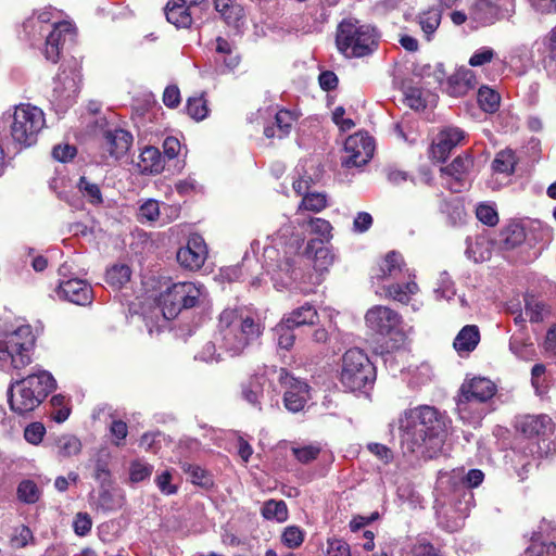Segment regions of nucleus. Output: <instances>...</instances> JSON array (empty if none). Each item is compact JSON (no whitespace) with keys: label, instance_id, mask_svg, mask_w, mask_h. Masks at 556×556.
<instances>
[{"label":"nucleus","instance_id":"1","mask_svg":"<svg viewBox=\"0 0 556 556\" xmlns=\"http://www.w3.org/2000/svg\"><path fill=\"white\" fill-rule=\"evenodd\" d=\"M401 443L404 448L432 457L440 448L445 432V416L435 407L419 405L406 409L400 418Z\"/></svg>","mask_w":556,"mask_h":556},{"label":"nucleus","instance_id":"2","mask_svg":"<svg viewBox=\"0 0 556 556\" xmlns=\"http://www.w3.org/2000/svg\"><path fill=\"white\" fill-rule=\"evenodd\" d=\"M61 12L52 7L35 11L23 23L25 39L33 46L45 38L43 54L52 63L60 59L62 46L75 35V28L68 21H60Z\"/></svg>","mask_w":556,"mask_h":556},{"label":"nucleus","instance_id":"3","mask_svg":"<svg viewBox=\"0 0 556 556\" xmlns=\"http://www.w3.org/2000/svg\"><path fill=\"white\" fill-rule=\"evenodd\" d=\"M261 334L260 325L236 309H224L219 316L214 339L227 356L241 354L249 343Z\"/></svg>","mask_w":556,"mask_h":556},{"label":"nucleus","instance_id":"4","mask_svg":"<svg viewBox=\"0 0 556 556\" xmlns=\"http://www.w3.org/2000/svg\"><path fill=\"white\" fill-rule=\"evenodd\" d=\"M52 375L42 369L15 381L9 389V404L11 409L24 415L34 410L55 389Z\"/></svg>","mask_w":556,"mask_h":556},{"label":"nucleus","instance_id":"5","mask_svg":"<svg viewBox=\"0 0 556 556\" xmlns=\"http://www.w3.org/2000/svg\"><path fill=\"white\" fill-rule=\"evenodd\" d=\"M496 392V384L489 378L466 379L460 386L456 403L459 418L468 425H478L488 413L485 405Z\"/></svg>","mask_w":556,"mask_h":556},{"label":"nucleus","instance_id":"6","mask_svg":"<svg viewBox=\"0 0 556 556\" xmlns=\"http://www.w3.org/2000/svg\"><path fill=\"white\" fill-rule=\"evenodd\" d=\"M46 119L41 109L31 104H20L14 108L13 114H3L0 117V131L10 128L13 142L20 148H27L36 143Z\"/></svg>","mask_w":556,"mask_h":556},{"label":"nucleus","instance_id":"7","mask_svg":"<svg viewBox=\"0 0 556 556\" xmlns=\"http://www.w3.org/2000/svg\"><path fill=\"white\" fill-rule=\"evenodd\" d=\"M36 338L28 325L12 331L0 330V368L21 370L33 361Z\"/></svg>","mask_w":556,"mask_h":556},{"label":"nucleus","instance_id":"8","mask_svg":"<svg viewBox=\"0 0 556 556\" xmlns=\"http://www.w3.org/2000/svg\"><path fill=\"white\" fill-rule=\"evenodd\" d=\"M270 245L264 248L263 253L267 271L276 268L289 271L292 257L301 249L304 237L295 231L293 222L287 218L277 232L270 237Z\"/></svg>","mask_w":556,"mask_h":556},{"label":"nucleus","instance_id":"9","mask_svg":"<svg viewBox=\"0 0 556 556\" xmlns=\"http://www.w3.org/2000/svg\"><path fill=\"white\" fill-rule=\"evenodd\" d=\"M336 43L339 51L346 58H362L375 50L377 34L370 25L348 18L338 26Z\"/></svg>","mask_w":556,"mask_h":556},{"label":"nucleus","instance_id":"10","mask_svg":"<svg viewBox=\"0 0 556 556\" xmlns=\"http://www.w3.org/2000/svg\"><path fill=\"white\" fill-rule=\"evenodd\" d=\"M376 370L368 356L359 349L348 350L342 357L340 382L351 391H359L372 386Z\"/></svg>","mask_w":556,"mask_h":556},{"label":"nucleus","instance_id":"11","mask_svg":"<svg viewBox=\"0 0 556 556\" xmlns=\"http://www.w3.org/2000/svg\"><path fill=\"white\" fill-rule=\"evenodd\" d=\"M203 294V286L192 281L168 286L159 296V306L165 319H174L184 308L194 307Z\"/></svg>","mask_w":556,"mask_h":556},{"label":"nucleus","instance_id":"12","mask_svg":"<svg viewBox=\"0 0 556 556\" xmlns=\"http://www.w3.org/2000/svg\"><path fill=\"white\" fill-rule=\"evenodd\" d=\"M527 547L520 556H556V525L543 519L538 531L523 536Z\"/></svg>","mask_w":556,"mask_h":556},{"label":"nucleus","instance_id":"13","mask_svg":"<svg viewBox=\"0 0 556 556\" xmlns=\"http://www.w3.org/2000/svg\"><path fill=\"white\" fill-rule=\"evenodd\" d=\"M343 151L342 166L346 168L361 167L367 164L374 155V140L367 132H355L345 139Z\"/></svg>","mask_w":556,"mask_h":556},{"label":"nucleus","instance_id":"14","mask_svg":"<svg viewBox=\"0 0 556 556\" xmlns=\"http://www.w3.org/2000/svg\"><path fill=\"white\" fill-rule=\"evenodd\" d=\"M365 321L368 328L381 336L402 333L401 315L388 306L376 305L369 308Z\"/></svg>","mask_w":556,"mask_h":556},{"label":"nucleus","instance_id":"15","mask_svg":"<svg viewBox=\"0 0 556 556\" xmlns=\"http://www.w3.org/2000/svg\"><path fill=\"white\" fill-rule=\"evenodd\" d=\"M278 380L285 388L283 402L288 410L298 413L309 399V387L305 381L299 380L288 374L283 368L278 370Z\"/></svg>","mask_w":556,"mask_h":556},{"label":"nucleus","instance_id":"16","mask_svg":"<svg viewBox=\"0 0 556 556\" xmlns=\"http://www.w3.org/2000/svg\"><path fill=\"white\" fill-rule=\"evenodd\" d=\"M134 141L132 135L117 126H106L101 131L100 148L103 156L119 160L127 154Z\"/></svg>","mask_w":556,"mask_h":556},{"label":"nucleus","instance_id":"17","mask_svg":"<svg viewBox=\"0 0 556 556\" xmlns=\"http://www.w3.org/2000/svg\"><path fill=\"white\" fill-rule=\"evenodd\" d=\"M473 166V161L469 155H459L453 162L441 168V175L444 185L452 192H462L470 185L469 173Z\"/></svg>","mask_w":556,"mask_h":556},{"label":"nucleus","instance_id":"18","mask_svg":"<svg viewBox=\"0 0 556 556\" xmlns=\"http://www.w3.org/2000/svg\"><path fill=\"white\" fill-rule=\"evenodd\" d=\"M207 257V247L204 239L200 235H191L186 245L177 251V262L179 265L189 270L200 269Z\"/></svg>","mask_w":556,"mask_h":556},{"label":"nucleus","instance_id":"19","mask_svg":"<svg viewBox=\"0 0 556 556\" xmlns=\"http://www.w3.org/2000/svg\"><path fill=\"white\" fill-rule=\"evenodd\" d=\"M465 138V132L454 126L444 127L437 136L430 149V157L437 162H444L451 151Z\"/></svg>","mask_w":556,"mask_h":556},{"label":"nucleus","instance_id":"20","mask_svg":"<svg viewBox=\"0 0 556 556\" xmlns=\"http://www.w3.org/2000/svg\"><path fill=\"white\" fill-rule=\"evenodd\" d=\"M56 294L77 305H88L92 302V288L81 279H70L60 282Z\"/></svg>","mask_w":556,"mask_h":556},{"label":"nucleus","instance_id":"21","mask_svg":"<svg viewBox=\"0 0 556 556\" xmlns=\"http://www.w3.org/2000/svg\"><path fill=\"white\" fill-rule=\"evenodd\" d=\"M518 429L528 438H548L554 432V422L547 415H528L518 421Z\"/></svg>","mask_w":556,"mask_h":556},{"label":"nucleus","instance_id":"22","mask_svg":"<svg viewBox=\"0 0 556 556\" xmlns=\"http://www.w3.org/2000/svg\"><path fill=\"white\" fill-rule=\"evenodd\" d=\"M413 275L404 263L403 256L395 252H389L379 266L378 280L412 278Z\"/></svg>","mask_w":556,"mask_h":556},{"label":"nucleus","instance_id":"23","mask_svg":"<svg viewBox=\"0 0 556 556\" xmlns=\"http://www.w3.org/2000/svg\"><path fill=\"white\" fill-rule=\"evenodd\" d=\"M475 86V73L469 68L460 67L447 78L443 89L448 96L458 98L467 94Z\"/></svg>","mask_w":556,"mask_h":556},{"label":"nucleus","instance_id":"24","mask_svg":"<svg viewBox=\"0 0 556 556\" xmlns=\"http://www.w3.org/2000/svg\"><path fill=\"white\" fill-rule=\"evenodd\" d=\"M77 92V85L74 78L59 74L54 80L53 99L62 108H66L74 102Z\"/></svg>","mask_w":556,"mask_h":556},{"label":"nucleus","instance_id":"25","mask_svg":"<svg viewBox=\"0 0 556 556\" xmlns=\"http://www.w3.org/2000/svg\"><path fill=\"white\" fill-rule=\"evenodd\" d=\"M165 14L167 21L177 28H188L193 21V10L178 0L168 1Z\"/></svg>","mask_w":556,"mask_h":556},{"label":"nucleus","instance_id":"26","mask_svg":"<svg viewBox=\"0 0 556 556\" xmlns=\"http://www.w3.org/2000/svg\"><path fill=\"white\" fill-rule=\"evenodd\" d=\"M126 503L125 493L118 489L101 488L96 501V508L102 511H115Z\"/></svg>","mask_w":556,"mask_h":556},{"label":"nucleus","instance_id":"27","mask_svg":"<svg viewBox=\"0 0 556 556\" xmlns=\"http://www.w3.org/2000/svg\"><path fill=\"white\" fill-rule=\"evenodd\" d=\"M138 167L146 174H159L164 168V160L155 147H144L139 155Z\"/></svg>","mask_w":556,"mask_h":556},{"label":"nucleus","instance_id":"28","mask_svg":"<svg viewBox=\"0 0 556 556\" xmlns=\"http://www.w3.org/2000/svg\"><path fill=\"white\" fill-rule=\"evenodd\" d=\"M294 121L293 113L288 110H280L275 115V124L265 127L264 134L267 138L277 137L282 139L290 134Z\"/></svg>","mask_w":556,"mask_h":556},{"label":"nucleus","instance_id":"29","mask_svg":"<svg viewBox=\"0 0 556 556\" xmlns=\"http://www.w3.org/2000/svg\"><path fill=\"white\" fill-rule=\"evenodd\" d=\"M265 380L264 375H255L241 386V395L243 400L250 405L256 407L258 410L262 409L261 399L263 397Z\"/></svg>","mask_w":556,"mask_h":556},{"label":"nucleus","instance_id":"30","mask_svg":"<svg viewBox=\"0 0 556 556\" xmlns=\"http://www.w3.org/2000/svg\"><path fill=\"white\" fill-rule=\"evenodd\" d=\"M413 278L414 276L408 278L405 283L395 282L383 287L386 296L402 304H407L412 295H415L419 291L418 285Z\"/></svg>","mask_w":556,"mask_h":556},{"label":"nucleus","instance_id":"31","mask_svg":"<svg viewBox=\"0 0 556 556\" xmlns=\"http://www.w3.org/2000/svg\"><path fill=\"white\" fill-rule=\"evenodd\" d=\"M480 341V331L475 325H467L460 329L454 339V349L459 353L472 352Z\"/></svg>","mask_w":556,"mask_h":556},{"label":"nucleus","instance_id":"32","mask_svg":"<svg viewBox=\"0 0 556 556\" xmlns=\"http://www.w3.org/2000/svg\"><path fill=\"white\" fill-rule=\"evenodd\" d=\"M328 206V195L325 192L312 191L306 193L300 201L295 214L298 216L303 213L317 214Z\"/></svg>","mask_w":556,"mask_h":556},{"label":"nucleus","instance_id":"33","mask_svg":"<svg viewBox=\"0 0 556 556\" xmlns=\"http://www.w3.org/2000/svg\"><path fill=\"white\" fill-rule=\"evenodd\" d=\"M466 255L468 258L478 262H484L492 255V243L483 236L476 237L475 239L468 238L466 240Z\"/></svg>","mask_w":556,"mask_h":556},{"label":"nucleus","instance_id":"34","mask_svg":"<svg viewBox=\"0 0 556 556\" xmlns=\"http://www.w3.org/2000/svg\"><path fill=\"white\" fill-rule=\"evenodd\" d=\"M282 319L296 328L304 325H314L318 320V313L313 305L305 303L304 305L293 309Z\"/></svg>","mask_w":556,"mask_h":556},{"label":"nucleus","instance_id":"35","mask_svg":"<svg viewBox=\"0 0 556 556\" xmlns=\"http://www.w3.org/2000/svg\"><path fill=\"white\" fill-rule=\"evenodd\" d=\"M442 18V11L439 8H430L426 11L420 12L417 15V22L424 31L427 40L431 39V36L435 33L440 26Z\"/></svg>","mask_w":556,"mask_h":556},{"label":"nucleus","instance_id":"36","mask_svg":"<svg viewBox=\"0 0 556 556\" xmlns=\"http://www.w3.org/2000/svg\"><path fill=\"white\" fill-rule=\"evenodd\" d=\"M296 224L300 227L307 225L309 227L311 233L317 235L320 237L319 242L329 241L332 238V226L331 224L324 218L319 217H309L308 219H296Z\"/></svg>","mask_w":556,"mask_h":556},{"label":"nucleus","instance_id":"37","mask_svg":"<svg viewBox=\"0 0 556 556\" xmlns=\"http://www.w3.org/2000/svg\"><path fill=\"white\" fill-rule=\"evenodd\" d=\"M261 514L267 520L283 522L288 519V507L282 500H268L263 504Z\"/></svg>","mask_w":556,"mask_h":556},{"label":"nucleus","instance_id":"38","mask_svg":"<svg viewBox=\"0 0 556 556\" xmlns=\"http://www.w3.org/2000/svg\"><path fill=\"white\" fill-rule=\"evenodd\" d=\"M215 10L227 24H236L242 17V9L235 0H214Z\"/></svg>","mask_w":556,"mask_h":556},{"label":"nucleus","instance_id":"39","mask_svg":"<svg viewBox=\"0 0 556 556\" xmlns=\"http://www.w3.org/2000/svg\"><path fill=\"white\" fill-rule=\"evenodd\" d=\"M497 12V4L493 0H476L472 8V16L476 21L491 23Z\"/></svg>","mask_w":556,"mask_h":556},{"label":"nucleus","instance_id":"40","mask_svg":"<svg viewBox=\"0 0 556 556\" xmlns=\"http://www.w3.org/2000/svg\"><path fill=\"white\" fill-rule=\"evenodd\" d=\"M55 447L59 455L63 457H71L80 453L81 443L77 437L64 434L58 438L55 441Z\"/></svg>","mask_w":556,"mask_h":556},{"label":"nucleus","instance_id":"41","mask_svg":"<svg viewBox=\"0 0 556 556\" xmlns=\"http://www.w3.org/2000/svg\"><path fill=\"white\" fill-rule=\"evenodd\" d=\"M500 101L501 97L495 90L486 86H483L479 89L478 103L484 112H495L500 106Z\"/></svg>","mask_w":556,"mask_h":556},{"label":"nucleus","instance_id":"42","mask_svg":"<svg viewBox=\"0 0 556 556\" xmlns=\"http://www.w3.org/2000/svg\"><path fill=\"white\" fill-rule=\"evenodd\" d=\"M516 156L511 150L500 151L493 163L492 167L496 173L510 175L515 170Z\"/></svg>","mask_w":556,"mask_h":556},{"label":"nucleus","instance_id":"43","mask_svg":"<svg viewBox=\"0 0 556 556\" xmlns=\"http://www.w3.org/2000/svg\"><path fill=\"white\" fill-rule=\"evenodd\" d=\"M161 215V207L159 201L148 199L138 207L137 218L140 223H153L159 219Z\"/></svg>","mask_w":556,"mask_h":556},{"label":"nucleus","instance_id":"44","mask_svg":"<svg viewBox=\"0 0 556 556\" xmlns=\"http://www.w3.org/2000/svg\"><path fill=\"white\" fill-rule=\"evenodd\" d=\"M225 353L219 350L218 342L213 338L205 342L195 354L194 358L205 363L220 362Z\"/></svg>","mask_w":556,"mask_h":556},{"label":"nucleus","instance_id":"45","mask_svg":"<svg viewBox=\"0 0 556 556\" xmlns=\"http://www.w3.org/2000/svg\"><path fill=\"white\" fill-rule=\"evenodd\" d=\"M295 327L289 325L283 319L274 328V333L277 339V344L279 348L285 350H290L295 341V336L293 333V329Z\"/></svg>","mask_w":556,"mask_h":556},{"label":"nucleus","instance_id":"46","mask_svg":"<svg viewBox=\"0 0 556 556\" xmlns=\"http://www.w3.org/2000/svg\"><path fill=\"white\" fill-rule=\"evenodd\" d=\"M16 494L21 502L34 504L40 498L41 491L34 481L23 480L17 485Z\"/></svg>","mask_w":556,"mask_h":556},{"label":"nucleus","instance_id":"47","mask_svg":"<svg viewBox=\"0 0 556 556\" xmlns=\"http://www.w3.org/2000/svg\"><path fill=\"white\" fill-rule=\"evenodd\" d=\"M509 350L514 355L522 361H532L535 357L534 344L517 337H513L510 339Z\"/></svg>","mask_w":556,"mask_h":556},{"label":"nucleus","instance_id":"48","mask_svg":"<svg viewBox=\"0 0 556 556\" xmlns=\"http://www.w3.org/2000/svg\"><path fill=\"white\" fill-rule=\"evenodd\" d=\"M131 270L127 265H114L106 271V282L121 288L130 279Z\"/></svg>","mask_w":556,"mask_h":556},{"label":"nucleus","instance_id":"49","mask_svg":"<svg viewBox=\"0 0 556 556\" xmlns=\"http://www.w3.org/2000/svg\"><path fill=\"white\" fill-rule=\"evenodd\" d=\"M305 532L298 526H288L281 533V543L290 548L294 549L302 545L304 542Z\"/></svg>","mask_w":556,"mask_h":556},{"label":"nucleus","instance_id":"50","mask_svg":"<svg viewBox=\"0 0 556 556\" xmlns=\"http://www.w3.org/2000/svg\"><path fill=\"white\" fill-rule=\"evenodd\" d=\"M293 456L302 464H308L316 459L321 452V447L317 443H312L303 446H292Z\"/></svg>","mask_w":556,"mask_h":556},{"label":"nucleus","instance_id":"51","mask_svg":"<svg viewBox=\"0 0 556 556\" xmlns=\"http://www.w3.org/2000/svg\"><path fill=\"white\" fill-rule=\"evenodd\" d=\"M181 469L189 475L190 480L193 484L201 486H210L212 484L211 477L201 467L188 463L181 465Z\"/></svg>","mask_w":556,"mask_h":556},{"label":"nucleus","instance_id":"52","mask_svg":"<svg viewBox=\"0 0 556 556\" xmlns=\"http://www.w3.org/2000/svg\"><path fill=\"white\" fill-rule=\"evenodd\" d=\"M153 472V466L141 460H134L129 467V479L132 483L149 479Z\"/></svg>","mask_w":556,"mask_h":556},{"label":"nucleus","instance_id":"53","mask_svg":"<svg viewBox=\"0 0 556 556\" xmlns=\"http://www.w3.org/2000/svg\"><path fill=\"white\" fill-rule=\"evenodd\" d=\"M80 192L88 199L92 204L102 203V194L97 184L90 182L86 177H81L78 182Z\"/></svg>","mask_w":556,"mask_h":556},{"label":"nucleus","instance_id":"54","mask_svg":"<svg viewBox=\"0 0 556 556\" xmlns=\"http://www.w3.org/2000/svg\"><path fill=\"white\" fill-rule=\"evenodd\" d=\"M525 312L526 315L529 317L530 321L539 323L544 319L547 309L542 302L536 301L533 298H530L526 300Z\"/></svg>","mask_w":556,"mask_h":556},{"label":"nucleus","instance_id":"55","mask_svg":"<svg viewBox=\"0 0 556 556\" xmlns=\"http://www.w3.org/2000/svg\"><path fill=\"white\" fill-rule=\"evenodd\" d=\"M333 263V255L330 250L326 247H320L315 250L313 257V265L315 270L319 273H324L331 266Z\"/></svg>","mask_w":556,"mask_h":556},{"label":"nucleus","instance_id":"56","mask_svg":"<svg viewBox=\"0 0 556 556\" xmlns=\"http://www.w3.org/2000/svg\"><path fill=\"white\" fill-rule=\"evenodd\" d=\"M496 52L490 47H481L476 50L470 56L468 64L472 67L482 66L492 62L495 58Z\"/></svg>","mask_w":556,"mask_h":556},{"label":"nucleus","instance_id":"57","mask_svg":"<svg viewBox=\"0 0 556 556\" xmlns=\"http://www.w3.org/2000/svg\"><path fill=\"white\" fill-rule=\"evenodd\" d=\"M476 216L481 223L488 226H495L498 223V215L495 207L489 204H479L476 210Z\"/></svg>","mask_w":556,"mask_h":556},{"label":"nucleus","instance_id":"58","mask_svg":"<svg viewBox=\"0 0 556 556\" xmlns=\"http://www.w3.org/2000/svg\"><path fill=\"white\" fill-rule=\"evenodd\" d=\"M34 540L31 530L27 526H20L14 529L11 544L15 548H23Z\"/></svg>","mask_w":556,"mask_h":556},{"label":"nucleus","instance_id":"59","mask_svg":"<svg viewBox=\"0 0 556 556\" xmlns=\"http://www.w3.org/2000/svg\"><path fill=\"white\" fill-rule=\"evenodd\" d=\"M173 475L170 470H164L155 477V483L164 495H173L176 494L178 488L176 484L172 483Z\"/></svg>","mask_w":556,"mask_h":556},{"label":"nucleus","instance_id":"60","mask_svg":"<svg viewBox=\"0 0 556 556\" xmlns=\"http://www.w3.org/2000/svg\"><path fill=\"white\" fill-rule=\"evenodd\" d=\"M187 113L194 119L201 121L207 115V108L203 98H190L187 102Z\"/></svg>","mask_w":556,"mask_h":556},{"label":"nucleus","instance_id":"61","mask_svg":"<svg viewBox=\"0 0 556 556\" xmlns=\"http://www.w3.org/2000/svg\"><path fill=\"white\" fill-rule=\"evenodd\" d=\"M327 556H351L350 545L341 539L327 540Z\"/></svg>","mask_w":556,"mask_h":556},{"label":"nucleus","instance_id":"62","mask_svg":"<svg viewBox=\"0 0 556 556\" xmlns=\"http://www.w3.org/2000/svg\"><path fill=\"white\" fill-rule=\"evenodd\" d=\"M405 101L414 110H422L427 105L422 91L417 87L406 89Z\"/></svg>","mask_w":556,"mask_h":556},{"label":"nucleus","instance_id":"63","mask_svg":"<svg viewBox=\"0 0 556 556\" xmlns=\"http://www.w3.org/2000/svg\"><path fill=\"white\" fill-rule=\"evenodd\" d=\"M91 527H92V520L87 513L76 514L74 521H73V528H74V532L77 535L85 536L87 533L90 532Z\"/></svg>","mask_w":556,"mask_h":556},{"label":"nucleus","instance_id":"64","mask_svg":"<svg viewBox=\"0 0 556 556\" xmlns=\"http://www.w3.org/2000/svg\"><path fill=\"white\" fill-rule=\"evenodd\" d=\"M46 429L40 422H33L25 428L24 438L31 444H38L42 441Z\"/></svg>","mask_w":556,"mask_h":556}]
</instances>
